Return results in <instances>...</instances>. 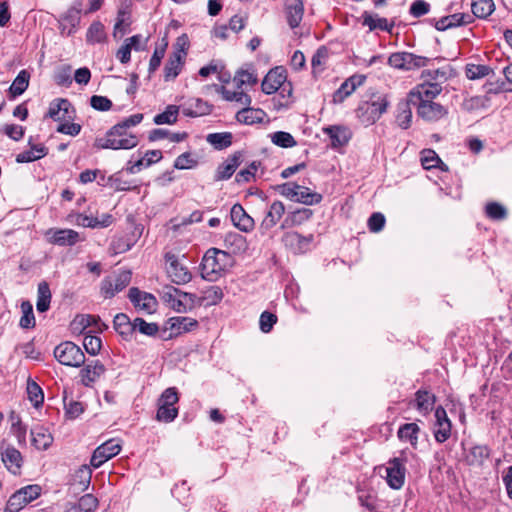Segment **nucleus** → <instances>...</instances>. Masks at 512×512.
I'll return each instance as SVG.
<instances>
[{
  "instance_id": "nucleus-59",
  "label": "nucleus",
  "mask_w": 512,
  "mask_h": 512,
  "mask_svg": "<svg viewBox=\"0 0 512 512\" xmlns=\"http://www.w3.org/2000/svg\"><path fill=\"white\" fill-rule=\"evenodd\" d=\"M222 94L225 100L235 101L244 106H249L252 101L251 97L243 91H232L224 89Z\"/></svg>"
},
{
  "instance_id": "nucleus-10",
  "label": "nucleus",
  "mask_w": 512,
  "mask_h": 512,
  "mask_svg": "<svg viewBox=\"0 0 512 512\" xmlns=\"http://www.w3.org/2000/svg\"><path fill=\"white\" fill-rule=\"evenodd\" d=\"M428 58L415 55L409 52L393 53L388 58V64L396 69L412 70L424 67L428 63Z\"/></svg>"
},
{
  "instance_id": "nucleus-54",
  "label": "nucleus",
  "mask_w": 512,
  "mask_h": 512,
  "mask_svg": "<svg viewBox=\"0 0 512 512\" xmlns=\"http://www.w3.org/2000/svg\"><path fill=\"white\" fill-rule=\"evenodd\" d=\"M21 309L23 315L19 322L20 327L24 329L33 328L35 326V317L32 304L29 301H24L21 304Z\"/></svg>"
},
{
  "instance_id": "nucleus-19",
  "label": "nucleus",
  "mask_w": 512,
  "mask_h": 512,
  "mask_svg": "<svg viewBox=\"0 0 512 512\" xmlns=\"http://www.w3.org/2000/svg\"><path fill=\"white\" fill-rule=\"evenodd\" d=\"M81 11L82 0H79L73 4L60 21V30L62 34L69 36L76 31V28L80 23Z\"/></svg>"
},
{
  "instance_id": "nucleus-34",
  "label": "nucleus",
  "mask_w": 512,
  "mask_h": 512,
  "mask_svg": "<svg viewBox=\"0 0 512 512\" xmlns=\"http://www.w3.org/2000/svg\"><path fill=\"white\" fill-rule=\"evenodd\" d=\"M420 431L418 424L405 423L399 427L397 436L400 440L409 442L414 449H417Z\"/></svg>"
},
{
  "instance_id": "nucleus-50",
  "label": "nucleus",
  "mask_w": 512,
  "mask_h": 512,
  "mask_svg": "<svg viewBox=\"0 0 512 512\" xmlns=\"http://www.w3.org/2000/svg\"><path fill=\"white\" fill-rule=\"evenodd\" d=\"M38 299L36 308L39 312H46L50 307L51 292L49 285L46 282H41L38 285Z\"/></svg>"
},
{
  "instance_id": "nucleus-51",
  "label": "nucleus",
  "mask_w": 512,
  "mask_h": 512,
  "mask_svg": "<svg viewBox=\"0 0 512 512\" xmlns=\"http://www.w3.org/2000/svg\"><path fill=\"white\" fill-rule=\"evenodd\" d=\"M206 139L218 150L225 149L232 144V134L230 132L211 133L207 135Z\"/></svg>"
},
{
  "instance_id": "nucleus-37",
  "label": "nucleus",
  "mask_w": 512,
  "mask_h": 512,
  "mask_svg": "<svg viewBox=\"0 0 512 512\" xmlns=\"http://www.w3.org/2000/svg\"><path fill=\"white\" fill-rule=\"evenodd\" d=\"M115 330L124 338L129 339L134 333V320L131 321L124 313H119L113 320Z\"/></svg>"
},
{
  "instance_id": "nucleus-24",
  "label": "nucleus",
  "mask_w": 512,
  "mask_h": 512,
  "mask_svg": "<svg viewBox=\"0 0 512 512\" xmlns=\"http://www.w3.org/2000/svg\"><path fill=\"white\" fill-rule=\"evenodd\" d=\"M284 213H285L284 204L281 201H274L269 206V209L260 225V229L263 232L270 230L279 222V220L282 218Z\"/></svg>"
},
{
  "instance_id": "nucleus-6",
  "label": "nucleus",
  "mask_w": 512,
  "mask_h": 512,
  "mask_svg": "<svg viewBox=\"0 0 512 512\" xmlns=\"http://www.w3.org/2000/svg\"><path fill=\"white\" fill-rule=\"evenodd\" d=\"M178 401L179 396L175 387L165 389L157 402L156 419L159 422H172L178 416V408L175 407Z\"/></svg>"
},
{
  "instance_id": "nucleus-7",
  "label": "nucleus",
  "mask_w": 512,
  "mask_h": 512,
  "mask_svg": "<svg viewBox=\"0 0 512 512\" xmlns=\"http://www.w3.org/2000/svg\"><path fill=\"white\" fill-rule=\"evenodd\" d=\"M55 358L65 366L80 367L85 363V355L81 348L71 341H65L54 349Z\"/></svg>"
},
{
  "instance_id": "nucleus-25",
  "label": "nucleus",
  "mask_w": 512,
  "mask_h": 512,
  "mask_svg": "<svg viewBox=\"0 0 512 512\" xmlns=\"http://www.w3.org/2000/svg\"><path fill=\"white\" fill-rule=\"evenodd\" d=\"M105 372L104 365L96 360L85 365L80 371L81 382L89 387Z\"/></svg>"
},
{
  "instance_id": "nucleus-53",
  "label": "nucleus",
  "mask_w": 512,
  "mask_h": 512,
  "mask_svg": "<svg viewBox=\"0 0 512 512\" xmlns=\"http://www.w3.org/2000/svg\"><path fill=\"white\" fill-rule=\"evenodd\" d=\"M465 71L467 78L470 80L481 79L493 73L489 66L481 64H468Z\"/></svg>"
},
{
  "instance_id": "nucleus-11",
  "label": "nucleus",
  "mask_w": 512,
  "mask_h": 512,
  "mask_svg": "<svg viewBox=\"0 0 512 512\" xmlns=\"http://www.w3.org/2000/svg\"><path fill=\"white\" fill-rule=\"evenodd\" d=\"M416 106L418 115L425 121L436 122L447 116L448 109L440 103L433 100L425 99V101L412 103Z\"/></svg>"
},
{
  "instance_id": "nucleus-42",
  "label": "nucleus",
  "mask_w": 512,
  "mask_h": 512,
  "mask_svg": "<svg viewBox=\"0 0 512 512\" xmlns=\"http://www.w3.org/2000/svg\"><path fill=\"white\" fill-rule=\"evenodd\" d=\"M490 455L489 449L485 445L473 446L466 456L467 463L472 466H482Z\"/></svg>"
},
{
  "instance_id": "nucleus-60",
  "label": "nucleus",
  "mask_w": 512,
  "mask_h": 512,
  "mask_svg": "<svg viewBox=\"0 0 512 512\" xmlns=\"http://www.w3.org/2000/svg\"><path fill=\"white\" fill-rule=\"evenodd\" d=\"M83 346L88 354L95 356L101 350L102 341L100 337L88 334L84 337Z\"/></svg>"
},
{
  "instance_id": "nucleus-15",
  "label": "nucleus",
  "mask_w": 512,
  "mask_h": 512,
  "mask_svg": "<svg viewBox=\"0 0 512 512\" xmlns=\"http://www.w3.org/2000/svg\"><path fill=\"white\" fill-rule=\"evenodd\" d=\"M440 83L421 82L409 93L412 103H418L429 99L430 101L436 98L442 92Z\"/></svg>"
},
{
  "instance_id": "nucleus-35",
  "label": "nucleus",
  "mask_w": 512,
  "mask_h": 512,
  "mask_svg": "<svg viewBox=\"0 0 512 512\" xmlns=\"http://www.w3.org/2000/svg\"><path fill=\"white\" fill-rule=\"evenodd\" d=\"M304 7L302 0H287L286 17L291 28L299 26L303 17Z\"/></svg>"
},
{
  "instance_id": "nucleus-21",
  "label": "nucleus",
  "mask_w": 512,
  "mask_h": 512,
  "mask_svg": "<svg viewBox=\"0 0 512 512\" xmlns=\"http://www.w3.org/2000/svg\"><path fill=\"white\" fill-rule=\"evenodd\" d=\"M366 77L363 75H353L350 78L346 79L341 86L336 90L333 94V102L341 103L351 95L357 87L361 86Z\"/></svg>"
},
{
  "instance_id": "nucleus-28",
  "label": "nucleus",
  "mask_w": 512,
  "mask_h": 512,
  "mask_svg": "<svg viewBox=\"0 0 512 512\" xmlns=\"http://www.w3.org/2000/svg\"><path fill=\"white\" fill-rule=\"evenodd\" d=\"M241 154L235 153L231 157L227 158L216 170L215 180L222 181L229 179L241 163Z\"/></svg>"
},
{
  "instance_id": "nucleus-17",
  "label": "nucleus",
  "mask_w": 512,
  "mask_h": 512,
  "mask_svg": "<svg viewBox=\"0 0 512 512\" xmlns=\"http://www.w3.org/2000/svg\"><path fill=\"white\" fill-rule=\"evenodd\" d=\"M286 70L283 67L271 69L261 83V89L265 94H273L286 82Z\"/></svg>"
},
{
  "instance_id": "nucleus-5",
  "label": "nucleus",
  "mask_w": 512,
  "mask_h": 512,
  "mask_svg": "<svg viewBox=\"0 0 512 512\" xmlns=\"http://www.w3.org/2000/svg\"><path fill=\"white\" fill-rule=\"evenodd\" d=\"M279 193L287 199L305 205L318 204L322 200V195L310 191L309 188L298 185L294 182H287L278 186Z\"/></svg>"
},
{
  "instance_id": "nucleus-39",
  "label": "nucleus",
  "mask_w": 512,
  "mask_h": 512,
  "mask_svg": "<svg viewBox=\"0 0 512 512\" xmlns=\"http://www.w3.org/2000/svg\"><path fill=\"white\" fill-rule=\"evenodd\" d=\"M412 104L410 97L407 100L401 101L397 105V123L403 129H408L412 121Z\"/></svg>"
},
{
  "instance_id": "nucleus-29",
  "label": "nucleus",
  "mask_w": 512,
  "mask_h": 512,
  "mask_svg": "<svg viewBox=\"0 0 512 512\" xmlns=\"http://www.w3.org/2000/svg\"><path fill=\"white\" fill-rule=\"evenodd\" d=\"M265 117L266 113L262 109L249 106L239 110L236 114L237 121L246 125L262 123Z\"/></svg>"
},
{
  "instance_id": "nucleus-38",
  "label": "nucleus",
  "mask_w": 512,
  "mask_h": 512,
  "mask_svg": "<svg viewBox=\"0 0 512 512\" xmlns=\"http://www.w3.org/2000/svg\"><path fill=\"white\" fill-rule=\"evenodd\" d=\"M313 212L309 208H301L291 212L283 221L281 228L298 226L311 218Z\"/></svg>"
},
{
  "instance_id": "nucleus-48",
  "label": "nucleus",
  "mask_w": 512,
  "mask_h": 512,
  "mask_svg": "<svg viewBox=\"0 0 512 512\" xmlns=\"http://www.w3.org/2000/svg\"><path fill=\"white\" fill-rule=\"evenodd\" d=\"M180 107L177 105H168L164 112L154 116V123L156 125L174 124L177 122Z\"/></svg>"
},
{
  "instance_id": "nucleus-40",
  "label": "nucleus",
  "mask_w": 512,
  "mask_h": 512,
  "mask_svg": "<svg viewBox=\"0 0 512 512\" xmlns=\"http://www.w3.org/2000/svg\"><path fill=\"white\" fill-rule=\"evenodd\" d=\"M92 321H94V315L79 314L70 323V330L74 335H88L86 330L92 327Z\"/></svg>"
},
{
  "instance_id": "nucleus-45",
  "label": "nucleus",
  "mask_w": 512,
  "mask_h": 512,
  "mask_svg": "<svg viewBox=\"0 0 512 512\" xmlns=\"http://www.w3.org/2000/svg\"><path fill=\"white\" fill-rule=\"evenodd\" d=\"M471 9L477 18L485 19L493 13L495 4L493 0H472Z\"/></svg>"
},
{
  "instance_id": "nucleus-49",
  "label": "nucleus",
  "mask_w": 512,
  "mask_h": 512,
  "mask_svg": "<svg viewBox=\"0 0 512 512\" xmlns=\"http://www.w3.org/2000/svg\"><path fill=\"white\" fill-rule=\"evenodd\" d=\"M186 137H187V133H185V132L173 133L167 129H162V128L153 129L152 131H150L149 136H148L150 141H157V140L167 138L171 142H175V143H179V142L183 141L184 139H186Z\"/></svg>"
},
{
  "instance_id": "nucleus-46",
  "label": "nucleus",
  "mask_w": 512,
  "mask_h": 512,
  "mask_svg": "<svg viewBox=\"0 0 512 512\" xmlns=\"http://www.w3.org/2000/svg\"><path fill=\"white\" fill-rule=\"evenodd\" d=\"M47 154V149L43 145H34L29 150L23 151L16 156V162L28 163L41 159Z\"/></svg>"
},
{
  "instance_id": "nucleus-47",
  "label": "nucleus",
  "mask_w": 512,
  "mask_h": 512,
  "mask_svg": "<svg viewBox=\"0 0 512 512\" xmlns=\"http://www.w3.org/2000/svg\"><path fill=\"white\" fill-rule=\"evenodd\" d=\"M363 25L367 26L370 31L380 29L382 31H390L393 24H389L386 18L375 17L368 12L362 14Z\"/></svg>"
},
{
  "instance_id": "nucleus-58",
  "label": "nucleus",
  "mask_w": 512,
  "mask_h": 512,
  "mask_svg": "<svg viewBox=\"0 0 512 512\" xmlns=\"http://www.w3.org/2000/svg\"><path fill=\"white\" fill-rule=\"evenodd\" d=\"M421 163L424 169L430 170L436 168L439 164H443L435 151L426 149L422 151Z\"/></svg>"
},
{
  "instance_id": "nucleus-2",
  "label": "nucleus",
  "mask_w": 512,
  "mask_h": 512,
  "mask_svg": "<svg viewBox=\"0 0 512 512\" xmlns=\"http://www.w3.org/2000/svg\"><path fill=\"white\" fill-rule=\"evenodd\" d=\"M138 137L122 129L120 125H114L104 137L96 138L94 147L97 149H132L138 145Z\"/></svg>"
},
{
  "instance_id": "nucleus-13",
  "label": "nucleus",
  "mask_w": 512,
  "mask_h": 512,
  "mask_svg": "<svg viewBox=\"0 0 512 512\" xmlns=\"http://www.w3.org/2000/svg\"><path fill=\"white\" fill-rule=\"evenodd\" d=\"M165 258L167 262V274L172 282L181 285L186 284L191 280L192 274L174 254L168 253Z\"/></svg>"
},
{
  "instance_id": "nucleus-8",
  "label": "nucleus",
  "mask_w": 512,
  "mask_h": 512,
  "mask_svg": "<svg viewBox=\"0 0 512 512\" xmlns=\"http://www.w3.org/2000/svg\"><path fill=\"white\" fill-rule=\"evenodd\" d=\"M406 461L405 451L401 452L400 457H395L389 460L388 467L386 468V480L392 489H400L404 485Z\"/></svg>"
},
{
  "instance_id": "nucleus-41",
  "label": "nucleus",
  "mask_w": 512,
  "mask_h": 512,
  "mask_svg": "<svg viewBox=\"0 0 512 512\" xmlns=\"http://www.w3.org/2000/svg\"><path fill=\"white\" fill-rule=\"evenodd\" d=\"M450 77V68L442 67L433 70H424L421 74L422 82L440 83L442 86Z\"/></svg>"
},
{
  "instance_id": "nucleus-27",
  "label": "nucleus",
  "mask_w": 512,
  "mask_h": 512,
  "mask_svg": "<svg viewBox=\"0 0 512 512\" xmlns=\"http://www.w3.org/2000/svg\"><path fill=\"white\" fill-rule=\"evenodd\" d=\"M32 444L38 450H47L53 443V437L49 430L41 425H36L30 431Z\"/></svg>"
},
{
  "instance_id": "nucleus-57",
  "label": "nucleus",
  "mask_w": 512,
  "mask_h": 512,
  "mask_svg": "<svg viewBox=\"0 0 512 512\" xmlns=\"http://www.w3.org/2000/svg\"><path fill=\"white\" fill-rule=\"evenodd\" d=\"M271 140L275 145L283 148H290L297 144L294 137L290 133L284 131L275 132L271 136Z\"/></svg>"
},
{
  "instance_id": "nucleus-32",
  "label": "nucleus",
  "mask_w": 512,
  "mask_h": 512,
  "mask_svg": "<svg viewBox=\"0 0 512 512\" xmlns=\"http://www.w3.org/2000/svg\"><path fill=\"white\" fill-rule=\"evenodd\" d=\"M223 291L219 286H210L202 291L200 297L196 296V306H212L217 305L223 299Z\"/></svg>"
},
{
  "instance_id": "nucleus-63",
  "label": "nucleus",
  "mask_w": 512,
  "mask_h": 512,
  "mask_svg": "<svg viewBox=\"0 0 512 512\" xmlns=\"http://www.w3.org/2000/svg\"><path fill=\"white\" fill-rule=\"evenodd\" d=\"M234 84L238 89H240L244 85H254L257 82V77L248 71H239L234 76L233 79Z\"/></svg>"
},
{
  "instance_id": "nucleus-22",
  "label": "nucleus",
  "mask_w": 512,
  "mask_h": 512,
  "mask_svg": "<svg viewBox=\"0 0 512 512\" xmlns=\"http://www.w3.org/2000/svg\"><path fill=\"white\" fill-rule=\"evenodd\" d=\"M313 236L304 237L295 231L286 232L283 235L282 242L285 247L289 248L293 253H303L309 243L312 241Z\"/></svg>"
},
{
  "instance_id": "nucleus-3",
  "label": "nucleus",
  "mask_w": 512,
  "mask_h": 512,
  "mask_svg": "<svg viewBox=\"0 0 512 512\" xmlns=\"http://www.w3.org/2000/svg\"><path fill=\"white\" fill-rule=\"evenodd\" d=\"M389 106L387 97L373 94L369 100L362 101L356 109V116L365 126L374 124Z\"/></svg>"
},
{
  "instance_id": "nucleus-36",
  "label": "nucleus",
  "mask_w": 512,
  "mask_h": 512,
  "mask_svg": "<svg viewBox=\"0 0 512 512\" xmlns=\"http://www.w3.org/2000/svg\"><path fill=\"white\" fill-rule=\"evenodd\" d=\"M435 401V395L427 390H418L415 393L416 408L423 415L428 414L433 409Z\"/></svg>"
},
{
  "instance_id": "nucleus-56",
  "label": "nucleus",
  "mask_w": 512,
  "mask_h": 512,
  "mask_svg": "<svg viewBox=\"0 0 512 512\" xmlns=\"http://www.w3.org/2000/svg\"><path fill=\"white\" fill-rule=\"evenodd\" d=\"M139 331L141 334L146 336H155L158 331V325L156 323H148L142 318L134 319V332Z\"/></svg>"
},
{
  "instance_id": "nucleus-26",
  "label": "nucleus",
  "mask_w": 512,
  "mask_h": 512,
  "mask_svg": "<svg viewBox=\"0 0 512 512\" xmlns=\"http://www.w3.org/2000/svg\"><path fill=\"white\" fill-rule=\"evenodd\" d=\"M231 220L233 224L244 232H249L254 227V220L250 217L240 204L231 208Z\"/></svg>"
},
{
  "instance_id": "nucleus-55",
  "label": "nucleus",
  "mask_w": 512,
  "mask_h": 512,
  "mask_svg": "<svg viewBox=\"0 0 512 512\" xmlns=\"http://www.w3.org/2000/svg\"><path fill=\"white\" fill-rule=\"evenodd\" d=\"M87 42L100 43L105 39L104 26L100 22H93L87 31Z\"/></svg>"
},
{
  "instance_id": "nucleus-31",
  "label": "nucleus",
  "mask_w": 512,
  "mask_h": 512,
  "mask_svg": "<svg viewBox=\"0 0 512 512\" xmlns=\"http://www.w3.org/2000/svg\"><path fill=\"white\" fill-rule=\"evenodd\" d=\"M323 131L331 138L333 147L344 146L351 138L350 130L344 126H329Z\"/></svg>"
},
{
  "instance_id": "nucleus-14",
  "label": "nucleus",
  "mask_w": 512,
  "mask_h": 512,
  "mask_svg": "<svg viewBox=\"0 0 512 512\" xmlns=\"http://www.w3.org/2000/svg\"><path fill=\"white\" fill-rule=\"evenodd\" d=\"M0 454L7 470L15 475L19 474L23 462L20 451L3 440L0 443Z\"/></svg>"
},
{
  "instance_id": "nucleus-61",
  "label": "nucleus",
  "mask_w": 512,
  "mask_h": 512,
  "mask_svg": "<svg viewBox=\"0 0 512 512\" xmlns=\"http://www.w3.org/2000/svg\"><path fill=\"white\" fill-rule=\"evenodd\" d=\"M279 90H280V92H279L280 99L277 101L274 99V105H275L276 109H278V110L281 108L288 107L289 99L292 96V86L290 83L285 82L282 85V87L279 88Z\"/></svg>"
},
{
  "instance_id": "nucleus-23",
  "label": "nucleus",
  "mask_w": 512,
  "mask_h": 512,
  "mask_svg": "<svg viewBox=\"0 0 512 512\" xmlns=\"http://www.w3.org/2000/svg\"><path fill=\"white\" fill-rule=\"evenodd\" d=\"M179 107L187 117H200L211 112V106L200 98L190 99Z\"/></svg>"
},
{
  "instance_id": "nucleus-64",
  "label": "nucleus",
  "mask_w": 512,
  "mask_h": 512,
  "mask_svg": "<svg viewBox=\"0 0 512 512\" xmlns=\"http://www.w3.org/2000/svg\"><path fill=\"white\" fill-rule=\"evenodd\" d=\"M98 506V500L92 494L83 495L78 502L80 512H93Z\"/></svg>"
},
{
  "instance_id": "nucleus-1",
  "label": "nucleus",
  "mask_w": 512,
  "mask_h": 512,
  "mask_svg": "<svg viewBox=\"0 0 512 512\" xmlns=\"http://www.w3.org/2000/svg\"><path fill=\"white\" fill-rule=\"evenodd\" d=\"M231 265L232 257L229 253L211 248L203 256L201 275L205 280L216 281Z\"/></svg>"
},
{
  "instance_id": "nucleus-43",
  "label": "nucleus",
  "mask_w": 512,
  "mask_h": 512,
  "mask_svg": "<svg viewBox=\"0 0 512 512\" xmlns=\"http://www.w3.org/2000/svg\"><path fill=\"white\" fill-rule=\"evenodd\" d=\"M183 61L184 58L181 54H172L170 56L164 68V78L166 81L173 80L179 75Z\"/></svg>"
},
{
  "instance_id": "nucleus-44",
  "label": "nucleus",
  "mask_w": 512,
  "mask_h": 512,
  "mask_svg": "<svg viewBox=\"0 0 512 512\" xmlns=\"http://www.w3.org/2000/svg\"><path fill=\"white\" fill-rule=\"evenodd\" d=\"M30 74L26 70H21L13 83L9 87V94L11 98H15L24 93L29 85Z\"/></svg>"
},
{
  "instance_id": "nucleus-16",
  "label": "nucleus",
  "mask_w": 512,
  "mask_h": 512,
  "mask_svg": "<svg viewBox=\"0 0 512 512\" xmlns=\"http://www.w3.org/2000/svg\"><path fill=\"white\" fill-rule=\"evenodd\" d=\"M435 426H434V437L438 443H444L451 436V421L449 420L445 409L442 406H438L435 410Z\"/></svg>"
},
{
  "instance_id": "nucleus-62",
  "label": "nucleus",
  "mask_w": 512,
  "mask_h": 512,
  "mask_svg": "<svg viewBox=\"0 0 512 512\" xmlns=\"http://www.w3.org/2000/svg\"><path fill=\"white\" fill-rule=\"evenodd\" d=\"M27 502L25 501V496H22L19 491H16L13 495L10 496L5 512H18L20 509H22Z\"/></svg>"
},
{
  "instance_id": "nucleus-20",
  "label": "nucleus",
  "mask_w": 512,
  "mask_h": 512,
  "mask_svg": "<svg viewBox=\"0 0 512 512\" xmlns=\"http://www.w3.org/2000/svg\"><path fill=\"white\" fill-rule=\"evenodd\" d=\"M46 236L51 244L59 246H72L79 241V233L72 229H49Z\"/></svg>"
},
{
  "instance_id": "nucleus-33",
  "label": "nucleus",
  "mask_w": 512,
  "mask_h": 512,
  "mask_svg": "<svg viewBox=\"0 0 512 512\" xmlns=\"http://www.w3.org/2000/svg\"><path fill=\"white\" fill-rule=\"evenodd\" d=\"M167 324L176 334L192 331L198 326L196 319L186 316L171 317L168 319Z\"/></svg>"
},
{
  "instance_id": "nucleus-52",
  "label": "nucleus",
  "mask_w": 512,
  "mask_h": 512,
  "mask_svg": "<svg viewBox=\"0 0 512 512\" xmlns=\"http://www.w3.org/2000/svg\"><path fill=\"white\" fill-rule=\"evenodd\" d=\"M27 395L28 399L34 405V407L38 408L43 404L44 394L41 387L33 380L28 379L27 381Z\"/></svg>"
},
{
  "instance_id": "nucleus-4",
  "label": "nucleus",
  "mask_w": 512,
  "mask_h": 512,
  "mask_svg": "<svg viewBox=\"0 0 512 512\" xmlns=\"http://www.w3.org/2000/svg\"><path fill=\"white\" fill-rule=\"evenodd\" d=\"M161 299L178 313H185L196 307L195 294L183 292L174 286H165L161 292Z\"/></svg>"
},
{
  "instance_id": "nucleus-9",
  "label": "nucleus",
  "mask_w": 512,
  "mask_h": 512,
  "mask_svg": "<svg viewBox=\"0 0 512 512\" xmlns=\"http://www.w3.org/2000/svg\"><path fill=\"white\" fill-rule=\"evenodd\" d=\"M130 282L131 272L128 270L120 271L115 277H105L102 280L100 293L106 299L112 298L125 289Z\"/></svg>"
},
{
  "instance_id": "nucleus-12",
  "label": "nucleus",
  "mask_w": 512,
  "mask_h": 512,
  "mask_svg": "<svg viewBox=\"0 0 512 512\" xmlns=\"http://www.w3.org/2000/svg\"><path fill=\"white\" fill-rule=\"evenodd\" d=\"M121 451V445L115 439H110L98 446L91 457L90 465L93 468H99L106 461L118 455Z\"/></svg>"
},
{
  "instance_id": "nucleus-18",
  "label": "nucleus",
  "mask_w": 512,
  "mask_h": 512,
  "mask_svg": "<svg viewBox=\"0 0 512 512\" xmlns=\"http://www.w3.org/2000/svg\"><path fill=\"white\" fill-rule=\"evenodd\" d=\"M128 297L135 308L139 310L147 313H152L156 310L157 300L150 293L142 292L138 288L132 287L129 290Z\"/></svg>"
},
{
  "instance_id": "nucleus-30",
  "label": "nucleus",
  "mask_w": 512,
  "mask_h": 512,
  "mask_svg": "<svg viewBox=\"0 0 512 512\" xmlns=\"http://www.w3.org/2000/svg\"><path fill=\"white\" fill-rule=\"evenodd\" d=\"M161 159L162 153L160 150H149L142 158L138 159L134 163L129 161L130 166L127 168V171L131 174H136L140 172L143 167H148Z\"/></svg>"
}]
</instances>
